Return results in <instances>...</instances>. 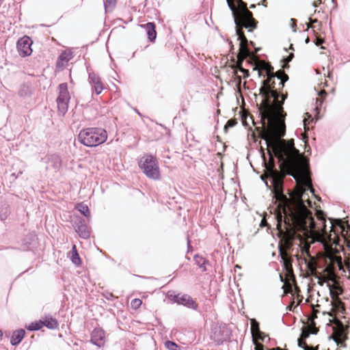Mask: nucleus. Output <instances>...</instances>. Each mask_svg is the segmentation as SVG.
<instances>
[{
	"label": "nucleus",
	"mask_w": 350,
	"mask_h": 350,
	"mask_svg": "<svg viewBox=\"0 0 350 350\" xmlns=\"http://www.w3.org/2000/svg\"><path fill=\"white\" fill-rule=\"evenodd\" d=\"M267 80L262 81V85L260 88V93L267 100L270 107L277 112V115L268 120V125L265 133L264 139L267 147L271 145L274 148V155L279 161V167L283 176H291L295 178L299 187V198L304 202L308 195L307 191H312L310 187L307 178L301 173H295L290 161V152L284 146L275 147V142L278 139L283 137L286 134V124L284 120L280 119V113L284 116L286 114L283 111V105L287 95L280 93L275 88V77L281 81L282 86L288 80V76L283 70H280L273 72V68L270 66V69L267 71Z\"/></svg>",
	"instance_id": "nucleus-1"
},
{
	"label": "nucleus",
	"mask_w": 350,
	"mask_h": 350,
	"mask_svg": "<svg viewBox=\"0 0 350 350\" xmlns=\"http://www.w3.org/2000/svg\"><path fill=\"white\" fill-rule=\"evenodd\" d=\"M237 10L235 6L231 2L232 16L234 23L236 25V36L239 41V51L243 58L249 57L252 55V52L248 44L254 47L253 41H248L245 37L243 28H245L250 32H252L256 27L258 21L254 18L253 13L247 9V3L243 0H235Z\"/></svg>",
	"instance_id": "nucleus-2"
},
{
	"label": "nucleus",
	"mask_w": 350,
	"mask_h": 350,
	"mask_svg": "<svg viewBox=\"0 0 350 350\" xmlns=\"http://www.w3.org/2000/svg\"><path fill=\"white\" fill-rule=\"evenodd\" d=\"M79 142L87 147H96L107 139L105 129L99 127H89L82 129L78 135Z\"/></svg>",
	"instance_id": "nucleus-3"
},
{
	"label": "nucleus",
	"mask_w": 350,
	"mask_h": 350,
	"mask_svg": "<svg viewBox=\"0 0 350 350\" xmlns=\"http://www.w3.org/2000/svg\"><path fill=\"white\" fill-rule=\"evenodd\" d=\"M138 165L142 172L150 179L158 180L161 172L157 158L151 154H144L139 160Z\"/></svg>",
	"instance_id": "nucleus-4"
},
{
	"label": "nucleus",
	"mask_w": 350,
	"mask_h": 350,
	"mask_svg": "<svg viewBox=\"0 0 350 350\" xmlns=\"http://www.w3.org/2000/svg\"><path fill=\"white\" fill-rule=\"evenodd\" d=\"M167 297L174 304L183 306L190 310L199 311L198 304L188 294L182 293H176L175 291H170L167 293Z\"/></svg>",
	"instance_id": "nucleus-5"
},
{
	"label": "nucleus",
	"mask_w": 350,
	"mask_h": 350,
	"mask_svg": "<svg viewBox=\"0 0 350 350\" xmlns=\"http://www.w3.org/2000/svg\"><path fill=\"white\" fill-rule=\"evenodd\" d=\"M58 95L56 98L58 113L64 116L68 109L70 96L67 83H62L57 86Z\"/></svg>",
	"instance_id": "nucleus-6"
},
{
	"label": "nucleus",
	"mask_w": 350,
	"mask_h": 350,
	"mask_svg": "<svg viewBox=\"0 0 350 350\" xmlns=\"http://www.w3.org/2000/svg\"><path fill=\"white\" fill-rule=\"evenodd\" d=\"M32 44L33 40L29 36H24L20 38L16 42V49L19 55L22 57L31 55L33 52Z\"/></svg>",
	"instance_id": "nucleus-7"
},
{
	"label": "nucleus",
	"mask_w": 350,
	"mask_h": 350,
	"mask_svg": "<svg viewBox=\"0 0 350 350\" xmlns=\"http://www.w3.org/2000/svg\"><path fill=\"white\" fill-rule=\"evenodd\" d=\"M74 228L76 232L81 239H88L90 238V232L88 230L85 221L83 219L79 218L76 221L74 224Z\"/></svg>",
	"instance_id": "nucleus-8"
},
{
	"label": "nucleus",
	"mask_w": 350,
	"mask_h": 350,
	"mask_svg": "<svg viewBox=\"0 0 350 350\" xmlns=\"http://www.w3.org/2000/svg\"><path fill=\"white\" fill-rule=\"evenodd\" d=\"M105 337L104 330L100 327H96L92 332L90 341L93 345L100 347L104 345Z\"/></svg>",
	"instance_id": "nucleus-9"
},
{
	"label": "nucleus",
	"mask_w": 350,
	"mask_h": 350,
	"mask_svg": "<svg viewBox=\"0 0 350 350\" xmlns=\"http://www.w3.org/2000/svg\"><path fill=\"white\" fill-rule=\"evenodd\" d=\"M139 26L146 30L148 40L150 42H154L157 35L155 23L154 22H148L146 24L139 25Z\"/></svg>",
	"instance_id": "nucleus-10"
},
{
	"label": "nucleus",
	"mask_w": 350,
	"mask_h": 350,
	"mask_svg": "<svg viewBox=\"0 0 350 350\" xmlns=\"http://www.w3.org/2000/svg\"><path fill=\"white\" fill-rule=\"evenodd\" d=\"M42 160L46 163H51L55 171L59 170L62 167L61 157L57 154H47Z\"/></svg>",
	"instance_id": "nucleus-11"
},
{
	"label": "nucleus",
	"mask_w": 350,
	"mask_h": 350,
	"mask_svg": "<svg viewBox=\"0 0 350 350\" xmlns=\"http://www.w3.org/2000/svg\"><path fill=\"white\" fill-rule=\"evenodd\" d=\"M25 334V330L22 328L14 331L10 338V344L14 347L18 346L23 340Z\"/></svg>",
	"instance_id": "nucleus-12"
},
{
	"label": "nucleus",
	"mask_w": 350,
	"mask_h": 350,
	"mask_svg": "<svg viewBox=\"0 0 350 350\" xmlns=\"http://www.w3.org/2000/svg\"><path fill=\"white\" fill-rule=\"evenodd\" d=\"M42 327H46L49 329H55L58 328L59 323L57 320L51 315L45 316L43 320H41Z\"/></svg>",
	"instance_id": "nucleus-13"
},
{
	"label": "nucleus",
	"mask_w": 350,
	"mask_h": 350,
	"mask_svg": "<svg viewBox=\"0 0 350 350\" xmlns=\"http://www.w3.org/2000/svg\"><path fill=\"white\" fill-rule=\"evenodd\" d=\"M193 260L196 264L202 269L203 272L206 271V265L208 263V260L205 259L202 256L199 254H195L193 256Z\"/></svg>",
	"instance_id": "nucleus-14"
},
{
	"label": "nucleus",
	"mask_w": 350,
	"mask_h": 350,
	"mask_svg": "<svg viewBox=\"0 0 350 350\" xmlns=\"http://www.w3.org/2000/svg\"><path fill=\"white\" fill-rule=\"evenodd\" d=\"M319 98L316 99V107L315 110L317 111H320L321 107L323 103L325 98H326L327 93L325 90H320L318 92Z\"/></svg>",
	"instance_id": "nucleus-15"
},
{
	"label": "nucleus",
	"mask_w": 350,
	"mask_h": 350,
	"mask_svg": "<svg viewBox=\"0 0 350 350\" xmlns=\"http://www.w3.org/2000/svg\"><path fill=\"white\" fill-rule=\"evenodd\" d=\"M76 208L84 217H90L91 213H90L89 207L86 204H83V202L78 203L76 205Z\"/></svg>",
	"instance_id": "nucleus-16"
},
{
	"label": "nucleus",
	"mask_w": 350,
	"mask_h": 350,
	"mask_svg": "<svg viewBox=\"0 0 350 350\" xmlns=\"http://www.w3.org/2000/svg\"><path fill=\"white\" fill-rule=\"evenodd\" d=\"M18 94L22 97H29L31 95V90L28 84L23 83L21 85Z\"/></svg>",
	"instance_id": "nucleus-17"
},
{
	"label": "nucleus",
	"mask_w": 350,
	"mask_h": 350,
	"mask_svg": "<svg viewBox=\"0 0 350 350\" xmlns=\"http://www.w3.org/2000/svg\"><path fill=\"white\" fill-rule=\"evenodd\" d=\"M28 331L33 332L38 331L42 328V324L41 323V319L39 321H35L30 323L28 325H26L25 327Z\"/></svg>",
	"instance_id": "nucleus-18"
},
{
	"label": "nucleus",
	"mask_w": 350,
	"mask_h": 350,
	"mask_svg": "<svg viewBox=\"0 0 350 350\" xmlns=\"http://www.w3.org/2000/svg\"><path fill=\"white\" fill-rule=\"evenodd\" d=\"M72 256L71 261L73 264L76 265H79L81 264V260L77 252V247L75 245H73L72 247Z\"/></svg>",
	"instance_id": "nucleus-19"
},
{
	"label": "nucleus",
	"mask_w": 350,
	"mask_h": 350,
	"mask_svg": "<svg viewBox=\"0 0 350 350\" xmlns=\"http://www.w3.org/2000/svg\"><path fill=\"white\" fill-rule=\"evenodd\" d=\"M10 206L8 204H3L0 206V220L5 221L10 214Z\"/></svg>",
	"instance_id": "nucleus-20"
},
{
	"label": "nucleus",
	"mask_w": 350,
	"mask_h": 350,
	"mask_svg": "<svg viewBox=\"0 0 350 350\" xmlns=\"http://www.w3.org/2000/svg\"><path fill=\"white\" fill-rule=\"evenodd\" d=\"M88 80L92 87L101 82L100 78L94 72H89Z\"/></svg>",
	"instance_id": "nucleus-21"
},
{
	"label": "nucleus",
	"mask_w": 350,
	"mask_h": 350,
	"mask_svg": "<svg viewBox=\"0 0 350 350\" xmlns=\"http://www.w3.org/2000/svg\"><path fill=\"white\" fill-rule=\"evenodd\" d=\"M317 217L318 219L322 221L323 224V231L325 232V233H327V227H326V219H325V214L322 211H318L317 212Z\"/></svg>",
	"instance_id": "nucleus-22"
},
{
	"label": "nucleus",
	"mask_w": 350,
	"mask_h": 350,
	"mask_svg": "<svg viewBox=\"0 0 350 350\" xmlns=\"http://www.w3.org/2000/svg\"><path fill=\"white\" fill-rule=\"evenodd\" d=\"M165 346L168 350H180V349L178 344L172 340L165 341Z\"/></svg>",
	"instance_id": "nucleus-23"
},
{
	"label": "nucleus",
	"mask_w": 350,
	"mask_h": 350,
	"mask_svg": "<svg viewBox=\"0 0 350 350\" xmlns=\"http://www.w3.org/2000/svg\"><path fill=\"white\" fill-rule=\"evenodd\" d=\"M31 240L29 238L26 237L22 241V249L24 251L30 250Z\"/></svg>",
	"instance_id": "nucleus-24"
},
{
	"label": "nucleus",
	"mask_w": 350,
	"mask_h": 350,
	"mask_svg": "<svg viewBox=\"0 0 350 350\" xmlns=\"http://www.w3.org/2000/svg\"><path fill=\"white\" fill-rule=\"evenodd\" d=\"M116 0H105L104 1V6L106 10L112 9L115 7Z\"/></svg>",
	"instance_id": "nucleus-25"
},
{
	"label": "nucleus",
	"mask_w": 350,
	"mask_h": 350,
	"mask_svg": "<svg viewBox=\"0 0 350 350\" xmlns=\"http://www.w3.org/2000/svg\"><path fill=\"white\" fill-rule=\"evenodd\" d=\"M92 89H94V91L95 92L96 95L100 94L104 88L102 82L97 83L96 85L92 86Z\"/></svg>",
	"instance_id": "nucleus-26"
},
{
	"label": "nucleus",
	"mask_w": 350,
	"mask_h": 350,
	"mask_svg": "<svg viewBox=\"0 0 350 350\" xmlns=\"http://www.w3.org/2000/svg\"><path fill=\"white\" fill-rule=\"evenodd\" d=\"M237 124V121L235 119H230L227 121L224 129L226 131L228 128H232Z\"/></svg>",
	"instance_id": "nucleus-27"
},
{
	"label": "nucleus",
	"mask_w": 350,
	"mask_h": 350,
	"mask_svg": "<svg viewBox=\"0 0 350 350\" xmlns=\"http://www.w3.org/2000/svg\"><path fill=\"white\" fill-rule=\"evenodd\" d=\"M142 304V300L139 299H137V298L133 299L131 301V306L135 308H139Z\"/></svg>",
	"instance_id": "nucleus-28"
},
{
	"label": "nucleus",
	"mask_w": 350,
	"mask_h": 350,
	"mask_svg": "<svg viewBox=\"0 0 350 350\" xmlns=\"http://www.w3.org/2000/svg\"><path fill=\"white\" fill-rule=\"evenodd\" d=\"M68 55L66 53V51H64L59 55L58 59L62 62H68L69 58L68 57Z\"/></svg>",
	"instance_id": "nucleus-29"
},
{
	"label": "nucleus",
	"mask_w": 350,
	"mask_h": 350,
	"mask_svg": "<svg viewBox=\"0 0 350 350\" xmlns=\"http://www.w3.org/2000/svg\"><path fill=\"white\" fill-rule=\"evenodd\" d=\"M103 297L107 299V300H111V301H113L114 299H116V297L113 295V294L112 293H110V292H106L105 293H103Z\"/></svg>",
	"instance_id": "nucleus-30"
},
{
	"label": "nucleus",
	"mask_w": 350,
	"mask_h": 350,
	"mask_svg": "<svg viewBox=\"0 0 350 350\" xmlns=\"http://www.w3.org/2000/svg\"><path fill=\"white\" fill-rule=\"evenodd\" d=\"M330 224H331V226L329 227L330 228L329 232H333L336 236H338L339 234L338 229L336 228V227L334 226L335 224L332 221H330Z\"/></svg>",
	"instance_id": "nucleus-31"
},
{
	"label": "nucleus",
	"mask_w": 350,
	"mask_h": 350,
	"mask_svg": "<svg viewBox=\"0 0 350 350\" xmlns=\"http://www.w3.org/2000/svg\"><path fill=\"white\" fill-rule=\"evenodd\" d=\"M187 252H192L193 250V246L191 245V241L189 236L187 237Z\"/></svg>",
	"instance_id": "nucleus-32"
},
{
	"label": "nucleus",
	"mask_w": 350,
	"mask_h": 350,
	"mask_svg": "<svg viewBox=\"0 0 350 350\" xmlns=\"http://www.w3.org/2000/svg\"><path fill=\"white\" fill-rule=\"evenodd\" d=\"M293 57H294V53H291L288 56L284 57L283 60L285 61L286 62V64H288L293 59Z\"/></svg>",
	"instance_id": "nucleus-33"
},
{
	"label": "nucleus",
	"mask_w": 350,
	"mask_h": 350,
	"mask_svg": "<svg viewBox=\"0 0 350 350\" xmlns=\"http://www.w3.org/2000/svg\"><path fill=\"white\" fill-rule=\"evenodd\" d=\"M123 350H134L133 345L131 342L127 343Z\"/></svg>",
	"instance_id": "nucleus-34"
},
{
	"label": "nucleus",
	"mask_w": 350,
	"mask_h": 350,
	"mask_svg": "<svg viewBox=\"0 0 350 350\" xmlns=\"http://www.w3.org/2000/svg\"><path fill=\"white\" fill-rule=\"evenodd\" d=\"M239 71L242 72L243 75H246V77L249 76V71L247 69L241 68Z\"/></svg>",
	"instance_id": "nucleus-35"
},
{
	"label": "nucleus",
	"mask_w": 350,
	"mask_h": 350,
	"mask_svg": "<svg viewBox=\"0 0 350 350\" xmlns=\"http://www.w3.org/2000/svg\"><path fill=\"white\" fill-rule=\"evenodd\" d=\"M309 21H310V23L312 24L318 23V19H317V18H309Z\"/></svg>",
	"instance_id": "nucleus-36"
},
{
	"label": "nucleus",
	"mask_w": 350,
	"mask_h": 350,
	"mask_svg": "<svg viewBox=\"0 0 350 350\" xmlns=\"http://www.w3.org/2000/svg\"><path fill=\"white\" fill-rule=\"evenodd\" d=\"M303 122H304V128H305V129H308V124H309L310 122L307 123V122H306V119H304V120H303Z\"/></svg>",
	"instance_id": "nucleus-37"
},
{
	"label": "nucleus",
	"mask_w": 350,
	"mask_h": 350,
	"mask_svg": "<svg viewBox=\"0 0 350 350\" xmlns=\"http://www.w3.org/2000/svg\"><path fill=\"white\" fill-rule=\"evenodd\" d=\"M226 3L228 4V6L230 10H232V5H231V1L230 0H226Z\"/></svg>",
	"instance_id": "nucleus-38"
},
{
	"label": "nucleus",
	"mask_w": 350,
	"mask_h": 350,
	"mask_svg": "<svg viewBox=\"0 0 350 350\" xmlns=\"http://www.w3.org/2000/svg\"><path fill=\"white\" fill-rule=\"evenodd\" d=\"M262 5L265 7H267V0H262Z\"/></svg>",
	"instance_id": "nucleus-39"
},
{
	"label": "nucleus",
	"mask_w": 350,
	"mask_h": 350,
	"mask_svg": "<svg viewBox=\"0 0 350 350\" xmlns=\"http://www.w3.org/2000/svg\"><path fill=\"white\" fill-rule=\"evenodd\" d=\"M339 228H340V230H341V232H343L345 231V227H344L343 226L340 225V226H339Z\"/></svg>",
	"instance_id": "nucleus-40"
},
{
	"label": "nucleus",
	"mask_w": 350,
	"mask_h": 350,
	"mask_svg": "<svg viewBox=\"0 0 350 350\" xmlns=\"http://www.w3.org/2000/svg\"><path fill=\"white\" fill-rule=\"evenodd\" d=\"M3 336V332L1 329H0V341L2 340Z\"/></svg>",
	"instance_id": "nucleus-41"
},
{
	"label": "nucleus",
	"mask_w": 350,
	"mask_h": 350,
	"mask_svg": "<svg viewBox=\"0 0 350 350\" xmlns=\"http://www.w3.org/2000/svg\"><path fill=\"white\" fill-rule=\"evenodd\" d=\"M312 5L313 7L317 8L318 6V3L317 1H314L312 3Z\"/></svg>",
	"instance_id": "nucleus-42"
},
{
	"label": "nucleus",
	"mask_w": 350,
	"mask_h": 350,
	"mask_svg": "<svg viewBox=\"0 0 350 350\" xmlns=\"http://www.w3.org/2000/svg\"><path fill=\"white\" fill-rule=\"evenodd\" d=\"M306 114H307V116H308V118H310V119L311 122H312V121H313V119H312V116H311V115H309L308 113H306Z\"/></svg>",
	"instance_id": "nucleus-43"
},
{
	"label": "nucleus",
	"mask_w": 350,
	"mask_h": 350,
	"mask_svg": "<svg viewBox=\"0 0 350 350\" xmlns=\"http://www.w3.org/2000/svg\"><path fill=\"white\" fill-rule=\"evenodd\" d=\"M250 8L254 9L256 8V4H251L250 6Z\"/></svg>",
	"instance_id": "nucleus-44"
},
{
	"label": "nucleus",
	"mask_w": 350,
	"mask_h": 350,
	"mask_svg": "<svg viewBox=\"0 0 350 350\" xmlns=\"http://www.w3.org/2000/svg\"><path fill=\"white\" fill-rule=\"evenodd\" d=\"M305 42L306 44H308L310 42V38L308 37L306 39Z\"/></svg>",
	"instance_id": "nucleus-45"
},
{
	"label": "nucleus",
	"mask_w": 350,
	"mask_h": 350,
	"mask_svg": "<svg viewBox=\"0 0 350 350\" xmlns=\"http://www.w3.org/2000/svg\"><path fill=\"white\" fill-rule=\"evenodd\" d=\"M291 21L295 23V25H296V23H297V20L296 19H294V18H291Z\"/></svg>",
	"instance_id": "nucleus-46"
},
{
	"label": "nucleus",
	"mask_w": 350,
	"mask_h": 350,
	"mask_svg": "<svg viewBox=\"0 0 350 350\" xmlns=\"http://www.w3.org/2000/svg\"><path fill=\"white\" fill-rule=\"evenodd\" d=\"M308 205L310 206H312V202L310 200H308Z\"/></svg>",
	"instance_id": "nucleus-47"
},
{
	"label": "nucleus",
	"mask_w": 350,
	"mask_h": 350,
	"mask_svg": "<svg viewBox=\"0 0 350 350\" xmlns=\"http://www.w3.org/2000/svg\"><path fill=\"white\" fill-rule=\"evenodd\" d=\"M254 350H263L260 347H255Z\"/></svg>",
	"instance_id": "nucleus-48"
},
{
	"label": "nucleus",
	"mask_w": 350,
	"mask_h": 350,
	"mask_svg": "<svg viewBox=\"0 0 350 350\" xmlns=\"http://www.w3.org/2000/svg\"><path fill=\"white\" fill-rule=\"evenodd\" d=\"M298 345H299V347L304 348V347L301 345V342L299 340L298 341Z\"/></svg>",
	"instance_id": "nucleus-49"
},
{
	"label": "nucleus",
	"mask_w": 350,
	"mask_h": 350,
	"mask_svg": "<svg viewBox=\"0 0 350 350\" xmlns=\"http://www.w3.org/2000/svg\"><path fill=\"white\" fill-rule=\"evenodd\" d=\"M333 3H335V6H336V0H332Z\"/></svg>",
	"instance_id": "nucleus-50"
},
{
	"label": "nucleus",
	"mask_w": 350,
	"mask_h": 350,
	"mask_svg": "<svg viewBox=\"0 0 350 350\" xmlns=\"http://www.w3.org/2000/svg\"><path fill=\"white\" fill-rule=\"evenodd\" d=\"M12 176H14V178H17V176L15 175V174H14V173L12 174Z\"/></svg>",
	"instance_id": "nucleus-51"
},
{
	"label": "nucleus",
	"mask_w": 350,
	"mask_h": 350,
	"mask_svg": "<svg viewBox=\"0 0 350 350\" xmlns=\"http://www.w3.org/2000/svg\"><path fill=\"white\" fill-rule=\"evenodd\" d=\"M290 49H293V45L291 44V46H290Z\"/></svg>",
	"instance_id": "nucleus-52"
},
{
	"label": "nucleus",
	"mask_w": 350,
	"mask_h": 350,
	"mask_svg": "<svg viewBox=\"0 0 350 350\" xmlns=\"http://www.w3.org/2000/svg\"><path fill=\"white\" fill-rule=\"evenodd\" d=\"M306 25H307V27H311V28H312V29L314 28V27L309 26V25H308V24H306Z\"/></svg>",
	"instance_id": "nucleus-53"
},
{
	"label": "nucleus",
	"mask_w": 350,
	"mask_h": 350,
	"mask_svg": "<svg viewBox=\"0 0 350 350\" xmlns=\"http://www.w3.org/2000/svg\"><path fill=\"white\" fill-rule=\"evenodd\" d=\"M275 173L276 174H278V170H277L276 169L275 170Z\"/></svg>",
	"instance_id": "nucleus-54"
},
{
	"label": "nucleus",
	"mask_w": 350,
	"mask_h": 350,
	"mask_svg": "<svg viewBox=\"0 0 350 350\" xmlns=\"http://www.w3.org/2000/svg\"><path fill=\"white\" fill-rule=\"evenodd\" d=\"M285 68H289V66H288V65H286V66H285Z\"/></svg>",
	"instance_id": "nucleus-55"
},
{
	"label": "nucleus",
	"mask_w": 350,
	"mask_h": 350,
	"mask_svg": "<svg viewBox=\"0 0 350 350\" xmlns=\"http://www.w3.org/2000/svg\"><path fill=\"white\" fill-rule=\"evenodd\" d=\"M336 222H337V223H340V219H339V220H337V221H336Z\"/></svg>",
	"instance_id": "nucleus-56"
},
{
	"label": "nucleus",
	"mask_w": 350,
	"mask_h": 350,
	"mask_svg": "<svg viewBox=\"0 0 350 350\" xmlns=\"http://www.w3.org/2000/svg\"><path fill=\"white\" fill-rule=\"evenodd\" d=\"M29 269L25 270L23 273L27 272Z\"/></svg>",
	"instance_id": "nucleus-57"
},
{
	"label": "nucleus",
	"mask_w": 350,
	"mask_h": 350,
	"mask_svg": "<svg viewBox=\"0 0 350 350\" xmlns=\"http://www.w3.org/2000/svg\"><path fill=\"white\" fill-rule=\"evenodd\" d=\"M319 3H321V0H319Z\"/></svg>",
	"instance_id": "nucleus-58"
},
{
	"label": "nucleus",
	"mask_w": 350,
	"mask_h": 350,
	"mask_svg": "<svg viewBox=\"0 0 350 350\" xmlns=\"http://www.w3.org/2000/svg\"><path fill=\"white\" fill-rule=\"evenodd\" d=\"M310 350H317V349H310Z\"/></svg>",
	"instance_id": "nucleus-59"
}]
</instances>
